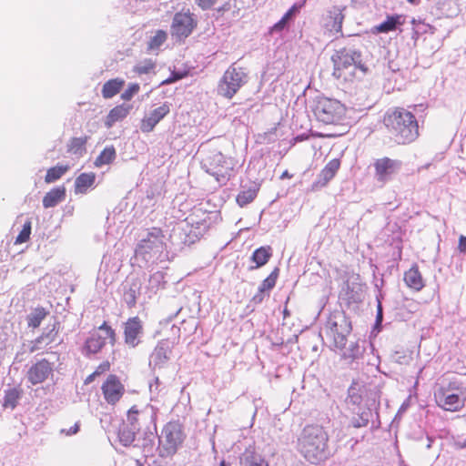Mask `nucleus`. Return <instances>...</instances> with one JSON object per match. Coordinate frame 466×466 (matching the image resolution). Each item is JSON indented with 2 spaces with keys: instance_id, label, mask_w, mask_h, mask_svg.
I'll list each match as a JSON object with an SVG mask.
<instances>
[{
  "instance_id": "8fccbe9b",
  "label": "nucleus",
  "mask_w": 466,
  "mask_h": 466,
  "mask_svg": "<svg viewBox=\"0 0 466 466\" xmlns=\"http://www.w3.org/2000/svg\"><path fill=\"white\" fill-rule=\"evenodd\" d=\"M45 337H46V336H45L44 334H42V335H41V336H39L37 339H35V345H33V346L31 347V349H30V352H34V351H35V350L38 349V348H37V346H36V344L41 343V342L44 340Z\"/></svg>"
},
{
  "instance_id": "13d9d810",
  "label": "nucleus",
  "mask_w": 466,
  "mask_h": 466,
  "mask_svg": "<svg viewBox=\"0 0 466 466\" xmlns=\"http://www.w3.org/2000/svg\"><path fill=\"white\" fill-rule=\"evenodd\" d=\"M136 464H137V466H144L143 463L139 460L136 461Z\"/></svg>"
},
{
  "instance_id": "473e14b6",
  "label": "nucleus",
  "mask_w": 466,
  "mask_h": 466,
  "mask_svg": "<svg viewBox=\"0 0 466 466\" xmlns=\"http://www.w3.org/2000/svg\"><path fill=\"white\" fill-rule=\"evenodd\" d=\"M22 390L17 388L8 389L5 391L3 407L5 409L14 410L19 399L21 398Z\"/></svg>"
},
{
  "instance_id": "37998d69",
  "label": "nucleus",
  "mask_w": 466,
  "mask_h": 466,
  "mask_svg": "<svg viewBox=\"0 0 466 466\" xmlns=\"http://www.w3.org/2000/svg\"><path fill=\"white\" fill-rule=\"evenodd\" d=\"M218 0H195V3L200 7L202 10H208L212 8Z\"/></svg>"
},
{
  "instance_id": "e433bc0d",
  "label": "nucleus",
  "mask_w": 466,
  "mask_h": 466,
  "mask_svg": "<svg viewBox=\"0 0 466 466\" xmlns=\"http://www.w3.org/2000/svg\"><path fill=\"white\" fill-rule=\"evenodd\" d=\"M69 170V166H56L47 169L45 181L49 184L59 179Z\"/></svg>"
},
{
  "instance_id": "ea45409f",
  "label": "nucleus",
  "mask_w": 466,
  "mask_h": 466,
  "mask_svg": "<svg viewBox=\"0 0 466 466\" xmlns=\"http://www.w3.org/2000/svg\"><path fill=\"white\" fill-rule=\"evenodd\" d=\"M31 234V221L27 220L22 230L19 232L18 236L15 238V244H22L26 242L30 238Z\"/></svg>"
},
{
  "instance_id": "bb28decb",
  "label": "nucleus",
  "mask_w": 466,
  "mask_h": 466,
  "mask_svg": "<svg viewBox=\"0 0 466 466\" xmlns=\"http://www.w3.org/2000/svg\"><path fill=\"white\" fill-rule=\"evenodd\" d=\"M66 198V187L60 186L51 189L43 198V206L46 208H53L62 202Z\"/></svg>"
},
{
  "instance_id": "ddd939ff",
  "label": "nucleus",
  "mask_w": 466,
  "mask_h": 466,
  "mask_svg": "<svg viewBox=\"0 0 466 466\" xmlns=\"http://www.w3.org/2000/svg\"><path fill=\"white\" fill-rule=\"evenodd\" d=\"M124 341L129 348H136L141 343L144 333L143 321L137 316L127 319L123 325Z\"/></svg>"
},
{
  "instance_id": "4468645a",
  "label": "nucleus",
  "mask_w": 466,
  "mask_h": 466,
  "mask_svg": "<svg viewBox=\"0 0 466 466\" xmlns=\"http://www.w3.org/2000/svg\"><path fill=\"white\" fill-rule=\"evenodd\" d=\"M53 364L46 359H42L28 369L26 377L31 384L37 385L43 383L49 376L53 375Z\"/></svg>"
},
{
  "instance_id": "a18cd8bd",
  "label": "nucleus",
  "mask_w": 466,
  "mask_h": 466,
  "mask_svg": "<svg viewBox=\"0 0 466 466\" xmlns=\"http://www.w3.org/2000/svg\"><path fill=\"white\" fill-rule=\"evenodd\" d=\"M111 364L108 360H105L102 363H100L96 369L95 370V374L97 376H100L106 372H107L110 370Z\"/></svg>"
},
{
  "instance_id": "2f4dec72",
  "label": "nucleus",
  "mask_w": 466,
  "mask_h": 466,
  "mask_svg": "<svg viewBox=\"0 0 466 466\" xmlns=\"http://www.w3.org/2000/svg\"><path fill=\"white\" fill-rule=\"evenodd\" d=\"M271 256L272 252L269 246L260 247L253 252L251 259L256 263V268H259L267 264Z\"/></svg>"
},
{
  "instance_id": "423d86ee",
  "label": "nucleus",
  "mask_w": 466,
  "mask_h": 466,
  "mask_svg": "<svg viewBox=\"0 0 466 466\" xmlns=\"http://www.w3.org/2000/svg\"><path fill=\"white\" fill-rule=\"evenodd\" d=\"M347 108L337 99L319 97L313 112L317 119L327 125H339L344 120Z\"/></svg>"
},
{
  "instance_id": "de8ad7c7",
  "label": "nucleus",
  "mask_w": 466,
  "mask_h": 466,
  "mask_svg": "<svg viewBox=\"0 0 466 466\" xmlns=\"http://www.w3.org/2000/svg\"><path fill=\"white\" fill-rule=\"evenodd\" d=\"M368 419H363L362 417H360V419L354 420L352 422V425L354 428H361V427H365L368 425Z\"/></svg>"
},
{
  "instance_id": "5fc2aeb1",
  "label": "nucleus",
  "mask_w": 466,
  "mask_h": 466,
  "mask_svg": "<svg viewBox=\"0 0 466 466\" xmlns=\"http://www.w3.org/2000/svg\"><path fill=\"white\" fill-rule=\"evenodd\" d=\"M292 177V175L289 174L287 170L284 171L281 176H280V178H291Z\"/></svg>"
},
{
  "instance_id": "4d7b16f0",
  "label": "nucleus",
  "mask_w": 466,
  "mask_h": 466,
  "mask_svg": "<svg viewBox=\"0 0 466 466\" xmlns=\"http://www.w3.org/2000/svg\"><path fill=\"white\" fill-rule=\"evenodd\" d=\"M134 441V435H130V436H128V437L126 439V443H125V445H127V442H131V441Z\"/></svg>"
},
{
  "instance_id": "052dcab7",
  "label": "nucleus",
  "mask_w": 466,
  "mask_h": 466,
  "mask_svg": "<svg viewBox=\"0 0 466 466\" xmlns=\"http://www.w3.org/2000/svg\"><path fill=\"white\" fill-rule=\"evenodd\" d=\"M408 2H410V3H414V0H408Z\"/></svg>"
},
{
  "instance_id": "20e7f679",
  "label": "nucleus",
  "mask_w": 466,
  "mask_h": 466,
  "mask_svg": "<svg viewBox=\"0 0 466 466\" xmlns=\"http://www.w3.org/2000/svg\"><path fill=\"white\" fill-rule=\"evenodd\" d=\"M436 405L445 411L457 412L461 410L466 404V390L462 383L451 380L446 384H441L434 391Z\"/></svg>"
},
{
  "instance_id": "412c9836",
  "label": "nucleus",
  "mask_w": 466,
  "mask_h": 466,
  "mask_svg": "<svg viewBox=\"0 0 466 466\" xmlns=\"http://www.w3.org/2000/svg\"><path fill=\"white\" fill-rule=\"evenodd\" d=\"M279 278V268H275L261 283L258 292L253 296L252 301L261 303L265 299V292H269L276 285Z\"/></svg>"
},
{
  "instance_id": "49530a36",
  "label": "nucleus",
  "mask_w": 466,
  "mask_h": 466,
  "mask_svg": "<svg viewBox=\"0 0 466 466\" xmlns=\"http://www.w3.org/2000/svg\"><path fill=\"white\" fill-rule=\"evenodd\" d=\"M79 428H80L79 422H76L75 425L70 427L69 429L62 430V432H65L66 435H73V434H76L79 431Z\"/></svg>"
},
{
  "instance_id": "9d476101",
  "label": "nucleus",
  "mask_w": 466,
  "mask_h": 466,
  "mask_svg": "<svg viewBox=\"0 0 466 466\" xmlns=\"http://www.w3.org/2000/svg\"><path fill=\"white\" fill-rule=\"evenodd\" d=\"M374 177L377 182L386 184L399 172L401 162L389 157L376 158L372 163Z\"/></svg>"
},
{
  "instance_id": "5701e85b",
  "label": "nucleus",
  "mask_w": 466,
  "mask_h": 466,
  "mask_svg": "<svg viewBox=\"0 0 466 466\" xmlns=\"http://www.w3.org/2000/svg\"><path fill=\"white\" fill-rule=\"evenodd\" d=\"M260 189V184L256 181H252L248 187H244L236 198V201L240 207H245L251 203L257 197Z\"/></svg>"
},
{
  "instance_id": "6e6552de",
  "label": "nucleus",
  "mask_w": 466,
  "mask_h": 466,
  "mask_svg": "<svg viewBox=\"0 0 466 466\" xmlns=\"http://www.w3.org/2000/svg\"><path fill=\"white\" fill-rule=\"evenodd\" d=\"M247 75L243 67L231 65L223 74L218 83V92L226 98L231 99L246 83Z\"/></svg>"
},
{
  "instance_id": "0eeeda50",
  "label": "nucleus",
  "mask_w": 466,
  "mask_h": 466,
  "mask_svg": "<svg viewBox=\"0 0 466 466\" xmlns=\"http://www.w3.org/2000/svg\"><path fill=\"white\" fill-rule=\"evenodd\" d=\"M233 161L221 152L210 154L203 162L205 170L219 183L225 184L229 180L233 171Z\"/></svg>"
},
{
  "instance_id": "72a5a7b5",
  "label": "nucleus",
  "mask_w": 466,
  "mask_h": 466,
  "mask_svg": "<svg viewBox=\"0 0 466 466\" xmlns=\"http://www.w3.org/2000/svg\"><path fill=\"white\" fill-rule=\"evenodd\" d=\"M116 158V149L113 146L105 147L102 152L96 158L94 165L100 167L104 165H108Z\"/></svg>"
},
{
  "instance_id": "dca6fc26",
  "label": "nucleus",
  "mask_w": 466,
  "mask_h": 466,
  "mask_svg": "<svg viewBox=\"0 0 466 466\" xmlns=\"http://www.w3.org/2000/svg\"><path fill=\"white\" fill-rule=\"evenodd\" d=\"M329 329L332 333L335 346L340 350L344 349L347 343V337L352 329L350 320L343 316L339 324L337 321H330Z\"/></svg>"
},
{
  "instance_id": "a878e982",
  "label": "nucleus",
  "mask_w": 466,
  "mask_h": 466,
  "mask_svg": "<svg viewBox=\"0 0 466 466\" xmlns=\"http://www.w3.org/2000/svg\"><path fill=\"white\" fill-rule=\"evenodd\" d=\"M405 19L402 15H388L386 20L374 26L373 33H389L396 30L398 25H403Z\"/></svg>"
},
{
  "instance_id": "f257e3e1",
  "label": "nucleus",
  "mask_w": 466,
  "mask_h": 466,
  "mask_svg": "<svg viewBox=\"0 0 466 466\" xmlns=\"http://www.w3.org/2000/svg\"><path fill=\"white\" fill-rule=\"evenodd\" d=\"M383 124L390 137L398 145H408L420 136L416 116L404 107L397 106L386 112Z\"/></svg>"
},
{
  "instance_id": "39448f33",
  "label": "nucleus",
  "mask_w": 466,
  "mask_h": 466,
  "mask_svg": "<svg viewBox=\"0 0 466 466\" xmlns=\"http://www.w3.org/2000/svg\"><path fill=\"white\" fill-rule=\"evenodd\" d=\"M186 434L183 424L178 420L168 421L162 429L158 440L157 452L161 458L174 456L185 441Z\"/></svg>"
},
{
  "instance_id": "603ef678",
  "label": "nucleus",
  "mask_w": 466,
  "mask_h": 466,
  "mask_svg": "<svg viewBox=\"0 0 466 466\" xmlns=\"http://www.w3.org/2000/svg\"><path fill=\"white\" fill-rule=\"evenodd\" d=\"M360 347L357 343L352 345L351 351L352 353L350 355V358L355 359L359 354Z\"/></svg>"
},
{
  "instance_id": "f704fd0d",
  "label": "nucleus",
  "mask_w": 466,
  "mask_h": 466,
  "mask_svg": "<svg viewBox=\"0 0 466 466\" xmlns=\"http://www.w3.org/2000/svg\"><path fill=\"white\" fill-rule=\"evenodd\" d=\"M156 66V61L151 58H147L137 63L133 67V72L139 76L142 75H148L155 73Z\"/></svg>"
},
{
  "instance_id": "a211bd4d",
  "label": "nucleus",
  "mask_w": 466,
  "mask_h": 466,
  "mask_svg": "<svg viewBox=\"0 0 466 466\" xmlns=\"http://www.w3.org/2000/svg\"><path fill=\"white\" fill-rule=\"evenodd\" d=\"M458 11L456 0H437L431 14L437 19L450 18L456 15Z\"/></svg>"
},
{
  "instance_id": "4c0bfd02",
  "label": "nucleus",
  "mask_w": 466,
  "mask_h": 466,
  "mask_svg": "<svg viewBox=\"0 0 466 466\" xmlns=\"http://www.w3.org/2000/svg\"><path fill=\"white\" fill-rule=\"evenodd\" d=\"M171 352V346L167 339H162L158 341L157 344L154 354L155 356L161 360H167L168 359V354Z\"/></svg>"
},
{
  "instance_id": "c03bdc74",
  "label": "nucleus",
  "mask_w": 466,
  "mask_h": 466,
  "mask_svg": "<svg viewBox=\"0 0 466 466\" xmlns=\"http://www.w3.org/2000/svg\"><path fill=\"white\" fill-rule=\"evenodd\" d=\"M127 304L129 308H133L137 303V292L135 289H130L127 293Z\"/></svg>"
},
{
  "instance_id": "6e6d98bb",
  "label": "nucleus",
  "mask_w": 466,
  "mask_h": 466,
  "mask_svg": "<svg viewBox=\"0 0 466 466\" xmlns=\"http://www.w3.org/2000/svg\"><path fill=\"white\" fill-rule=\"evenodd\" d=\"M138 413V410L136 409V407H132L129 411H128V414H129V417L132 416V414H137Z\"/></svg>"
},
{
  "instance_id": "1a4fd4ad",
  "label": "nucleus",
  "mask_w": 466,
  "mask_h": 466,
  "mask_svg": "<svg viewBox=\"0 0 466 466\" xmlns=\"http://www.w3.org/2000/svg\"><path fill=\"white\" fill-rule=\"evenodd\" d=\"M106 339L114 345L116 339L115 329L104 321L96 330H94L86 339L83 347V353L86 356L98 353L106 345Z\"/></svg>"
},
{
  "instance_id": "bf43d9fd",
  "label": "nucleus",
  "mask_w": 466,
  "mask_h": 466,
  "mask_svg": "<svg viewBox=\"0 0 466 466\" xmlns=\"http://www.w3.org/2000/svg\"><path fill=\"white\" fill-rule=\"evenodd\" d=\"M379 317L381 318V306L379 304Z\"/></svg>"
},
{
  "instance_id": "f3484780",
  "label": "nucleus",
  "mask_w": 466,
  "mask_h": 466,
  "mask_svg": "<svg viewBox=\"0 0 466 466\" xmlns=\"http://www.w3.org/2000/svg\"><path fill=\"white\" fill-rule=\"evenodd\" d=\"M170 112L169 105L164 103L160 106L152 110L148 115H146L140 123V129L143 133H149L153 131L155 127Z\"/></svg>"
},
{
  "instance_id": "cd10ccee",
  "label": "nucleus",
  "mask_w": 466,
  "mask_h": 466,
  "mask_svg": "<svg viewBox=\"0 0 466 466\" xmlns=\"http://www.w3.org/2000/svg\"><path fill=\"white\" fill-rule=\"evenodd\" d=\"M96 181V174L93 172L80 174L75 181L76 194H86Z\"/></svg>"
},
{
  "instance_id": "7ed1b4c3",
  "label": "nucleus",
  "mask_w": 466,
  "mask_h": 466,
  "mask_svg": "<svg viewBox=\"0 0 466 466\" xmlns=\"http://www.w3.org/2000/svg\"><path fill=\"white\" fill-rule=\"evenodd\" d=\"M329 436L322 426L308 425L304 428L299 441L301 452L311 463L326 458Z\"/></svg>"
},
{
  "instance_id": "3c124183",
  "label": "nucleus",
  "mask_w": 466,
  "mask_h": 466,
  "mask_svg": "<svg viewBox=\"0 0 466 466\" xmlns=\"http://www.w3.org/2000/svg\"><path fill=\"white\" fill-rule=\"evenodd\" d=\"M344 134V131H341L339 133H330V134H319L318 135L319 137H329V138H331V137H337L339 136H341Z\"/></svg>"
},
{
  "instance_id": "79ce46f5",
  "label": "nucleus",
  "mask_w": 466,
  "mask_h": 466,
  "mask_svg": "<svg viewBox=\"0 0 466 466\" xmlns=\"http://www.w3.org/2000/svg\"><path fill=\"white\" fill-rule=\"evenodd\" d=\"M188 75V72L187 71H183V72H176V71H173L171 72V75L169 76V77H167V79L163 80L161 82V85L162 86H165V85H169V84H172L176 81H178L180 79H183L184 77H186Z\"/></svg>"
},
{
  "instance_id": "c85d7f7f",
  "label": "nucleus",
  "mask_w": 466,
  "mask_h": 466,
  "mask_svg": "<svg viewBox=\"0 0 466 466\" xmlns=\"http://www.w3.org/2000/svg\"><path fill=\"white\" fill-rule=\"evenodd\" d=\"M125 85V80L121 78H113L106 81L102 86V96L106 99L117 95Z\"/></svg>"
},
{
  "instance_id": "9b49d317",
  "label": "nucleus",
  "mask_w": 466,
  "mask_h": 466,
  "mask_svg": "<svg viewBox=\"0 0 466 466\" xmlns=\"http://www.w3.org/2000/svg\"><path fill=\"white\" fill-rule=\"evenodd\" d=\"M196 26L197 20L193 14L189 11L178 12L173 17L171 34L179 39H185L193 32Z\"/></svg>"
},
{
  "instance_id": "f8f14e48",
  "label": "nucleus",
  "mask_w": 466,
  "mask_h": 466,
  "mask_svg": "<svg viewBox=\"0 0 466 466\" xmlns=\"http://www.w3.org/2000/svg\"><path fill=\"white\" fill-rule=\"evenodd\" d=\"M101 390L106 403L115 405L124 396L126 389L116 375L110 374L103 382Z\"/></svg>"
},
{
  "instance_id": "7c9ffc66",
  "label": "nucleus",
  "mask_w": 466,
  "mask_h": 466,
  "mask_svg": "<svg viewBox=\"0 0 466 466\" xmlns=\"http://www.w3.org/2000/svg\"><path fill=\"white\" fill-rule=\"evenodd\" d=\"M87 139V137H72L67 144V152L82 157L86 153Z\"/></svg>"
},
{
  "instance_id": "2eb2a0df",
  "label": "nucleus",
  "mask_w": 466,
  "mask_h": 466,
  "mask_svg": "<svg viewBox=\"0 0 466 466\" xmlns=\"http://www.w3.org/2000/svg\"><path fill=\"white\" fill-rule=\"evenodd\" d=\"M341 166L339 158L329 160L320 170L318 178L312 183L311 190L316 191L325 187L337 175Z\"/></svg>"
},
{
  "instance_id": "c9c22d12",
  "label": "nucleus",
  "mask_w": 466,
  "mask_h": 466,
  "mask_svg": "<svg viewBox=\"0 0 466 466\" xmlns=\"http://www.w3.org/2000/svg\"><path fill=\"white\" fill-rule=\"evenodd\" d=\"M163 238H164V233L163 230L160 228L154 227L150 228L147 238L143 239L141 241V248H150L151 246L149 245L153 240H156L159 242L161 245H163Z\"/></svg>"
},
{
  "instance_id": "58836bf2",
  "label": "nucleus",
  "mask_w": 466,
  "mask_h": 466,
  "mask_svg": "<svg viewBox=\"0 0 466 466\" xmlns=\"http://www.w3.org/2000/svg\"><path fill=\"white\" fill-rule=\"evenodd\" d=\"M167 38V34L164 30H157L156 34L150 38L147 44V48L149 50L158 49L160 46H162Z\"/></svg>"
},
{
  "instance_id": "a19ab883",
  "label": "nucleus",
  "mask_w": 466,
  "mask_h": 466,
  "mask_svg": "<svg viewBox=\"0 0 466 466\" xmlns=\"http://www.w3.org/2000/svg\"><path fill=\"white\" fill-rule=\"evenodd\" d=\"M140 90V86L137 83H131L127 88L121 94V99L124 101H130L135 95Z\"/></svg>"
},
{
  "instance_id": "f03ea898",
  "label": "nucleus",
  "mask_w": 466,
  "mask_h": 466,
  "mask_svg": "<svg viewBox=\"0 0 466 466\" xmlns=\"http://www.w3.org/2000/svg\"><path fill=\"white\" fill-rule=\"evenodd\" d=\"M332 76L339 82L352 84L360 81L369 72V67L362 62L361 52L342 47L331 56Z\"/></svg>"
},
{
  "instance_id": "4be33fe9",
  "label": "nucleus",
  "mask_w": 466,
  "mask_h": 466,
  "mask_svg": "<svg viewBox=\"0 0 466 466\" xmlns=\"http://www.w3.org/2000/svg\"><path fill=\"white\" fill-rule=\"evenodd\" d=\"M131 108H132L131 106L125 105V104H121V105H118V106H116L115 107H113L109 111V113L106 116V120H105V126L106 127V128H110L116 122H119V121H122L123 119H125L128 116Z\"/></svg>"
},
{
  "instance_id": "6ab92c4d",
  "label": "nucleus",
  "mask_w": 466,
  "mask_h": 466,
  "mask_svg": "<svg viewBox=\"0 0 466 466\" xmlns=\"http://www.w3.org/2000/svg\"><path fill=\"white\" fill-rule=\"evenodd\" d=\"M403 279L407 287L414 291H420L425 287L424 279L417 264L404 272Z\"/></svg>"
},
{
  "instance_id": "393cba45",
  "label": "nucleus",
  "mask_w": 466,
  "mask_h": 466,
  "mask_svg": "<svg viewBox=\"0 0 466 466\" xmlns=\"http://www.w3.org/2000/svg\"><path fill=\"white\" fill-rule=\"evenodd\" d=\"M241 463L244 466H269L268 461L256 451L255 447H248L245 450Z\"/></svg>"
},
{
  "instance_id": "09e8293b",
  "label": "nucleus",
  "mask_w": 466,
  "mask_h": 466,
  "mask_svg": "<svg viewBox=\"0 0 466 466\" xmlns=\"http://www.w3.org/2000/svg\"><path fill=\"white\" fill-rule=\"evenodd\" d=\"M458 249L461 253H466V237H464V236L460 237Z\"/></svg>"
},
{
  "instance_id": "b1692460",
  "label": "nucleus",
  "mask_w": 466,
  "mask_h": 466,
  "mask_svg": "<svg viewBox=\"0 0 466 466\" xmlns=\"http://www.w3.org/2000/svg\"><path fill=\"white\" fill-rule=\"evenodd\" d=\"M300 9V5L295 4L293 5L281 17L279 21L274 24L270 29V33H279L283 31L285 28L289 27L290 23L294 20L297 14H299Z\"/></svg>"
},
{
  "instance_id": "c756f323",
  "label": "nucleus",
  "mask_w": 466,
  "mask_h": 466,
  "mask_svg": "<svg viewBox=\"0 0 466 466\" xmlns=\"http://www.w3.org/2000/svg\"><path fill=\"white\" fill-rule=\"evenodd\" d=\"M49 311L44 307H36L26 317L27 325L30 328L36 329L40 326L41 322L46 318Z\"/></svg>"
},
{
  "instance_id": "aec40b11",
  "label": "nucleus",
  "mask_w": 466,
  "mask_h": 466,
  "mask_svg": "<svg viewBox=\"0 0 466 466\" xmlns=\"http://www.w3.org/2000/svg\"><path fill=\"white\" fill-rule=\"evenodd\" d=\"M344 15L338 6H333L328 13L326 27L335 35H342Z\"/></svg>"
},
{
  "instance_id": "864d4df0",
  "label": "nucleus",
  "mask_w": 466,
  "mask_h": 466,
  "mask_svg": "<svg viewBox=\"0 0 466 466\" xmlns=\"http://www.w3.org/2000/svg\"><path fill=\"white\" fill-rule=\"evenodd\" d=\"M96 377H97V375H96V374H95V372L91 373L90 375H88V376L86 378V380H85V383H86V384H89V383H91V382L95 380V378H96Z\"/></svg>"
}]
</instances>
